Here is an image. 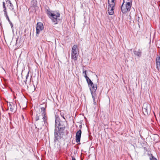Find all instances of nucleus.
I'll list each match as a JSON object with an SVG mask.
<instances>
[{
	"label": "nucleus",
	"mask_w": 160,
	"mask_h": 160,
	"mask_svg": "<svg viewBox=\"0 0 160 160\" xmlns=\"http://www.w3.org/2000/svg\"><path fill=\"white\" fill-rule=\"evenodd\" d=\"M46 12L49 18L52 20V21L54 22V24H57L59 20V19L58 18L60 17L59 12L55 11H50L49 9H47Z\"/></svg>",
	"instance_id": "1"
},
{
	"label": "nucleus",
	"mask_w": 160,
	"mask_h": 160,
	"mask_svg": "<svg viewBox=\"0 0 160 160\" xmlns=\"http://www.w3.org/2000/svg\"><path fill=\"white\" fill-rule=\"evenodd\" d=\"M124 1L121 7V9L122 12L125 13L130 10L132 6L130 5L129 2H126L125 6H124Z\"/></svg>",
	"instance_id": "2"
},
{
	"label": "nucleus",
	"mask_w": 160,
	"mask_h": 160,
	"mask_svg": "<svg viewBox=\"0 0 160 160\" xmlns=\"http://www.w3.org/2000/svg\"><path fill=\"white\" fill-rule=\"evenodd\" d=\"M89 87L90 88V89L91 91L93 101L94 102V104H95L96 102H95V96L96 95V92L97 88V85H94L93 83L92 85H91L90 86V87Z\"/></svg>",
	"instance_id": "3"
},
{
	"label": "nucleus",
	"mask_w": 160,
	"mask_h": 160,
	"mask_svg": "<svg viewBox=\"0 0 160 160\" xmlns=\"http://www.w3.org/2000/svg\"><path fill=\"white\" fill-rule=\"evenodd\" d=\"M77 45H74L72 49L71 58L75 61H76L78 58V55L77 51Z\"/></svg>",
	"instance_id": "4"
},
{
	"label": "nucleus",
	"mask_w": 160,
	"mask_h": 160,
	"mask_svg": "<svg viewBox=\"0 0 160 160\" xmlns=\"http://www.w3.org/2000/svg\"><path fill=\"white\" fill-rule=\"evenodd\" d=\"M142 111L144 114L148 115L151 111L150 105L147 103H144L142 107Z\"/></svg>",
	"instance_id": "5"
},
{
	"label": "nucleus",
	"mask_w": 160,
	"mask_h": 160,
	"mask_svg": "<svg viewBox=\"0 0 160 160\" xmlns=\"http://www.w3.org/2000/svg\"><path fill=\"white\" fill-rule=\"evenodd\" d=\"M41 110V112L42 116V119L43 121L44 124L47 123V117L46 115V113L45 112V108L44 107H42L40 108Z\"/></svg>",
	"instance_id": "6"
},
{
	"label": "nucleus",
	"mask_w": 160,
	"mask_h": 160,
	"mask_svg": "<svg viewBox=\"0 0 160 160\" xmlns=\"http://www.w3.org/2000/svg\"><path fill=\"white\" fill-rule=\"evenodd\" d=\"M36 28L37 35L39 34L40 32L44 29L43 23L40 22H38L36 25Z\"/></svg>",
	"instance_id": "7"
},
{
	"label": "nucleus",
	"mask_w": 160,
	"mask_h": 160,
	"mask_svg": "<svg viewBox=\"0 0 160 160\" xmlns=\"http://www.w3.org/2000/svg\"><path fill=\"white\" fill-rule=\"evenodd\" d=\"M56 126H57V120H56V124H55V128L54 132V141H58L59 138H60V135L61 133H60L58 135L59 131L57 130Z\"/></svg>",
	"instance_id": "8"
},
{
	"label": "nucleus",
	"mask_w": 160,
	"mask_h": 160,
	"mask_svg": "<svg viewBox=\"0 0 160 160\" xmlns=\"http://www.w3.org/2000/svg\"><path fill=\"white\" fill-rule=\"evenodd\" d=\"M82 134V131L81 129L77 131L76 134V141L77 143L80 142V138Z\"/></svg>",
	"instance_id": "9"
},
{
	"label": "nucleus",
	"mask_w": 160,
	"mask_h": 160,
	"mask_svg": "<svg viewBox=\"0 0 160 160\" xmlns=\"http://www.w3.org/2000/svg\"><path fill=\"white\" fill-rule=\"evenodd\" d=\"M57 120V126H56V127H62L63 126H65V120L64 121H61V120H58V119H56L55 121Z\"/></svg>",
	"instance_id": "10"
},
{
	"label": "nucleus",
	"mask_w": 160,
	"mask_h": 160,
	"mask_svg": "<svg viewBox=\"0 0 160 160\" xmlns=\"http://www.w3.org/2000/svg\"><path fill=\"white\" fill-rule=\"evenodd\" d=\"M8 107H9L10 108V111L12 112H13L14 111L15 109L16 108L17 106L15 104H13V103L10 102Z\"/></svg>",
	"instance_id": "11"
},
{
	"label": "nucleus",
	"mask_w": 160,
	"mask_h": 160,
	"mask_svg": "<svg viewBox=\"0 0 160 160\" xmlns=\"http://www.w3.org/2000/svg\"><path fill=\"white\" fill-rule=\"evenodd\" d=\"M114 7H110V6H108V12L109 15H112L114 12Z\"/></svg>",
	"instance_id": "12"
},
{
	"label": "nucleus",
	"mask_w": 160,
	"mask_h": 160,
	"mask_svg": "<svg viewBox=\"0 0 160 160\" xmlns=\"http://www.w3.org/2000/svg\"><path fill=\"white\" fill-rule=\"evenodd\" d=\"M58 128V131H59L60 133H63L64 129L65 128V126L62 127H57L56 128Z\"/></svg>",
	"instance_id": "13"
},
{
	"label": "nucleus",
	"mask_w": 160,
	"mask_h": 160,
	"mask_svg": "<svg viewBox=\"0 0 160 160\" xmlns=\"http://www.w3.org/2000/svg\"><path fill=\"white\" fill-rule=\"evenodd\" d=\"M134 54L138 56V57H140L141 56L142 52L140 49H138V51H135L133 52Z\"/></svg>",
	"instance_id": "14"
},
{
	"label": "nucleus",
	"mask_w": 160,
	"mask_h": 160,
	"mask_svg": "<svg viewBox=\"0 0 160 160\" xmlns=\"http://www.w3.org/2000/svg\"><path fill=\"white\" fill-rule=\"evenodd\" d=\"M7 6L8 7H9V8L11 9L12 11L13 12H14L15 15H16V13L15 11V10L13 8V4L11 2H10V3L8 4L7 5Z\"/></svg>",
	"instance_id": "15"
},
{
	"label": "nucleus",
	"mask_w": 160,
	"mask_h": 160,
	"mask_svg": "<svg viewBox=\"0 0 160 160\" xmlns=\"http://www.w3.org/2000/svg\"><path fill=\"white\" fill-rule=\"evenodd\" d=\"M156 65L157 68H158L159 66L160 67V57H158L156 59Z\"/></svg>",
	"instance_id": "16"
},
{
	"label": "nucleus",
	"mask_w": 160,
	"mask_h": 160,
	"mask_svg": "<svg viewBox=\"0 0 160 160\" xmlns=\"http://www.w3.org/2000/svg\"><path fill=\"white\" fill-rule=\"evenodd\" d=\"M115 0H111L110 2L111 3L110 4V2H109V4H108L109 6H110V7H114L115 5Z\"/></svg>",
	"instance_id": "17"
},
{
	"label": "nucleus",
	"mask_w": 160,
	"mask_h": 160,
	"mask_svg": "<svg viewBox=\"0 0 160 160\" xmlns=\"http://www.w3.org/2000/svg\"><path fill=\"white\" fill-rule=\"evenodd\" d=\"M41 114L40 112H38L35 118V120L36 121H37L38 120H39V117L41 116Z\"/></svg>",
	"instance_id": "18"
},
{
	"label": "nucleus",
	"mask_w": 160,
	"mask_h": 160,
	"mask_svg": "<svg viewBox=\"0 0 160 160\" xmlns=\"http://www.w3.org/2000/svg\"><path fill=\"white\" fill-rule=\"evenodd\" d=\"M86 80L87 81V82L88 84L89 87H90V86L91 85H92V84L93 83L91 81V80L89 79H89H86Z\"/></svg>",
	"instance_id": "19"
},
{
	"label": "nucleus",
	"mask_w": 160,
	"mask_h": 160,
	"mask_svg": "<svg viewBox=\"0 0 160 160\" xmlns=\"http://www.w3.org/2000/svg\"><path fill=\"white\" fill-rule=\"evenodd\" d=\"M87 71L86 70L85 71H83V74L84 77L86 79H89V78L87 76L86 73Z\"/></svg>",
	"instance_id": "20"
},
{
	"label": "nucleus",
	"mask_w": 160,
	"mask_h": 160,
	"mask_svg": "<svg viewBox=\"0 0 160 160\" xmlns=\"http://www.w3.org/2000/svg\"><path fill=\"white\" fill-rule=\"evenodd\" d=\"M60 114L61 116L66 121V119L64 117V114L62 112H60Z\"/></svg>",
	"instance_id": "21"
},
{
	"label": "nucleus",
	"mask_w": 160,
	"mask_h": 160,
	"mask_svg": "<svg viewBox=\"0 0 160 160\" xmlns=\"http://www.w3.org/2000/svg\"><path fill=\"white\" fill-rule=\"evenodd\" d=\"M29 72H28L26 76V80L24 81L25 83H26V82L27 81V79L29 77Z\"/></svg>",
	"instance_id": "22"
},
{
	"label": "nucleus",
	"mask_w": 160,
	"mask_h": 160,
	"mask_svg": "<svg viewBox=\"0 0 160 160\" xmlns=\"http://www.w3.org/2000/svg\"><path fill=\"white\" fill-rule=\"evenodd\" d=\"M3 12H4V15L5 16V17L8 16V13L6 11V10H5V11H3Z\"/></svg>",
	"instance_id": "23"
},
{
	"label": "nucleus",
	"mask_w": 160,
	"mask_h": 160,
	"mask_svg": "<svg viewBox=\"0 0 160 160\" xmlns=\"http://www.w3.org/2000/svg\"><path fill=\"white\" fill-rule=\"evenodd\" d=\"M150 160H157L155 158H154L153 156L152 155V158H150Z\"/></svg>",
	"instance_id": "24"
},
{
	"label": "nucleus",
	"mask_w": 160,
	"mask_h": 160,
	"mask_svg": "<svg viewBox=\"0 0 160 160\" xmlns=\"http://www.w3.org/2000/svg\"><path fill=\"white\" fill-rule=\"evenodd\" d=\"M6 2L8 4H9V3H10L11 2V1L10 0H6Z\"/></svg>",
	"instance_id": "25"
},
{
	"label": "nucleus",
	"mask_w": 160,
	"mask_h": 160,
	"mask_svg": "<svg viewBox=\"0 0 160 160\" xmlns=\"http://www.w3.org/2000/svg\"><path fill=\"white\" fill-rule=\"evenodd\" d=\"M3 11H5L6 10V7L5 5H3Z\"/></svg>",
	"instance_id": "26"
},
{
	"label": "nucleus",
	"mask_w": 160,
	"mask_h": 160,
	"mask_svg": "<svg viewBox=\"0 0 160 160\" xmlns=\"http://www.w3.org/2000/svg\"><path fill=\"white\" fill-rule=\"evenodd\" d=\"M6 19L8 21V22H10L11 21L9 19V17L8 16H7L6 17Z\"/></svg>",
	"instance_id": "27"
},
{
	"label": "nucleus",
	"mask_w": 160,
	"mask_h": 160,
	"mask_svg": "<svg viewBox=\"0 0 160 160\" xmlns=\"http://www.w3.org/2000/svg\"><path fill=\"white\" fill-rule=\"evenodd\" d=\"M9 22V23H10V24L11 28H12L13 27V24H12V22H11V21H10V22Z\"/></svg>",
	"instance_id": "28"
},
{
	"label": "nucleus",
	"mask_w": 160,
	"mask_h": 160,
	"mask_svg": "<svg viewBox=\"0 0 160 160\" xmlns=\"http://www.w3.org/2000/svg\"><path fill=\"white\" fill-rule=\"evenodd\" d=\"M72 160H76L75 158L72 157Z\"/></svg>",
	"instance_id": "29"
},
{
	"label": "nucleus",
	"mask_w": 160,
	"mask_h": 160,
	"mask_svg": "<svg viewBox=\"0 0 160 160\" xmlns=\"http://www.w3.org/2000/svg\"><path fill=\"white\" fill-rule=\"evenodd\" d=\"M3 5H5V3L4 2H2V6Z\"/></svg>",
	"instance_id": "30"
},
{
	"label": "nucleus",
	"mask_w": 160,
	"mask_h": 160,
	"mask_svg": "<svg viewBox=\"0 0 160 160\" xmlns=\"http://www.w3.org/2000/svg\"><path fill=\"white\" fill-rule=\"evenodd\" d=\"M155 136L156 137H158V135H156Z\"/></svg>",
	"instance_id": "31"
},
{
	"label": "nucleus",
	"mask_w": 160,
	"mask_h": 160,
	"mask_svg": "<svg viewBox=\"0 0 160 160\" xmlns=\"http://www.w3.org/2000/svg\"><path fill=\"white\" fill-rule=\"evenodd\" d=\"M79 127L80 128H82V125H80L79 126Z\"/></svg>",
	"instance_id": "32"
},
{
	"label": "nucleus",
	"mask_w": 160,
	"mask_h": 160,
	"mask_svg": "<svg viewBox=\"0 0 160 160\" xmlns=\"http://www.w3.org/2000/svg\"><path fill=\"white\" fill-rule=\"evenodd\" d=\"M22 118H24V117H23V115H22Z\"/></svg>",
	"instance_id": "33"
}]
</instances>
